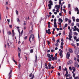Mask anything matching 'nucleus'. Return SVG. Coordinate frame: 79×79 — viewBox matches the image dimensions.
I'll list each match as a JSON object with an SVG mask.
<instances>
[{
    "label": "nucleus",
    "instance_id": "1",
    "mask_svg": "<svg viewBox=\"0 0 79 79\" xmlns=\"http://www.w3.org/2000/svg\"><path fill=\"white\" fill-rule=\"evenodd\" d=\"M47 55L48 57L49 58V59H52V60H57V57L56 56H54V57H52L50 56V54H48Z\"/></svg>",
    "mask_w": 79,
    "mask_h": 79
},
{
    "label": "nucleus",
    "instance_id": "2",
    "mask_svg": "<svg viewBox=\"0 0 79 79\" xmlns=\"http://www.w3.org/2000/svg\"><path fill=\"white\" fill-rule=\"evenodd\" d=\"M31 39H32V40H31ZM29 40L30 43H31V41H34V34H31L29 37Z\"/></svg>",
    "mask_w": 79,
    "mask_h": 79
},
{
    "label": "nucleus",
    "instance_id": "3",
    "mask_svg": "<svg viewBox=\"0 0 79 79\" xmlns=\"http://www.w3.org/2000/svg\"><path fill=\"white\" fill-rule=\"evenodd\" d=\"M49 3H50V4H49L48 5V6L49 7L48 9L50 10V9L52 8V6H51L53 5V2L51 0H49Z\"/></svg>",
    "mask_w": 79,
    "mask_h": 79
},
{
    "label": "nucleus",
    "instance_id": "4",
    "mask_svg": "<svg viewBox=\"0 0 79 79\" xmlns=\"http://www.w3.org/2000/svg\"><path fill=\"white\" fill-rule=\"evenodd\" d=\"M79 49L77 48L75 49V53L76 55H77L78 54H79Z\"/></svg>",
    "mask_w": 79,
    "mask_h": 79
},
{
    "label": "nucleus",
    "instance_id": "5",
    "mask_svg": "<svg viewBox=\"0 0 79 79\" xmlns=\"http://www.w3.org/2000/svg\"><path fill=\"white\" fill-rule=\"evenodd\" d=\"M74 10H75V11H77V15H79V9H78V8L77 7L76 8H75Z\"/></svg>",
    "mask_w": 79,
    "mask_h": 79
},
{
    "label": "nucleus",
    "instance_id": "6",
    "mask_svg": "<svg viewBox=\"0 0 79 79\" xmlns=\"http://www.w3.org/2000/svg\"><path fill=\"white\" fill-rule=\"evenodd\" d=\"M69 56H70V54L69 52H68L66 55V57L67 59H69Z\"/></svg>",
    "mask_w": 79,
    "mask_h": 79
},
{
    "label": "nucleus",
    "instance_id": "7",
    "mask_svg": "<svg viewBox=\"0 0 79 79\" xmlns=\"http://www.w3.org/2000/svg\"><path fill=\"white\" fill-rule=\"evenodd\" d=\"M73 60H69L68 62L67 63V64L69 65V64H72V63H73Z\"/></svg>",
    "mask_w": 79,
    "mask_h": 79
},
{
    "label": "nucleus",
    "instance_id": "8",
    "mask_svg": "<svg viewBox=\"0 0 79 79\" xmlns=\"http://www.w3.org/2000/svg\"><path fill=\"white\" fill-rule=\"evenodd\" d=\"M16 27L19 33V35H20L21 34V32H20V31H19V27Z\"/></svg>",
    "mask_w": 79,
    "mask_h": 79
},
{
    "label": "nucleus",
    "instance_id": "9",
    "mask_svg": "<svg viewBox=\"0 0 79 79\" xmlns=\"http://www.w3.org/2000/svg\"><path fill=\"white\" fill-rule=\"evenodd\" d=\"M78 64L77 63V62H75L74 63V66H75V67H77V66Z\"/></svg>",
    "mask_w": 79,
    "mask_h": 79
},
{
    "label": "nucleus",
    "instance_id": "10",
    "mask_svg": "<svg viewBox=\"0 0 79 79\" xmlns=\"http://www.w3.org/2000/svg\"><path fill=\"white\" fill-rule=\"evenodd\" d=\"M46 34H52V32H51V31L48 32V30H46Z\"/></svg>",
    "mask_w": 79,
    "mask_h": 79
},
{
    "label": "nucleus",
    "instance_id": "11",
    "mask_svg": "<svg viewBox=\"0 0 79 79\" xmlns=\"http://www.w3.org/2000/svg\"><path fill=\"white\" fill-rule=\"evenodd\" d=\"M7 34V35H11V31H8Z\"/></svg>",
    "mask_w": 79,
    "mask_h": 79
},
{
    "label": "nucleus",
    "instance_id": "12",
    "mask_svg": "<svg viewBox=\"0 0 79 79\" xmlns=\"http://www.w3.org/2000/svg\"><path fill=\"white\" fill-rule=\"evenodd\" d=\"M54 26L55 27L57 28V25H56V22H54Z\"/></svg>",
    "mask_w": 79,
    "mask_h": 79
},
{
    "label": "nucleus",
    "instance_id": "13",
    "mask_svg": "<svg viewBox=\"0 0 79 79\" xmlns=\"http://www.w3.org/2000/svg\"><path fill=\"white\" fill-rule=\"evenodd\" d=\"M60 5H59L58 6V5H56L55 6V8H57V7H58V8H60Z\"/></svg>",
    "mask_w": 79,
    "mask_h": 79
},
{
    "label": "nucleus",
    "instance_id": "14",
    "mask_svg": "<svg viewBox=\"0 0 79 79\" xmlns=\"http://www.w3.org/2000/svg\"><path fill=\"white\" fill-rule=\"evenodd\" d=\"M72 19L73 20V22H75V21L76 20H75V17L74 16H73L72 17Z\"/></svg>",
    "mask_w": 79,
    "mask_h": 79
},
{
    "label": "nucleus",
    "instance_id": "15",
    "mask_svg": "<svg viewBox=\"0 0 79 79\" xmlns=\"http://www.w3.org/2000/svg\"><path fill=\"white\" fill-rule=\"evenodd\" d=\"M34 52V50H33V49H31L30 51V53H32Z\"/></svg>",
    "mask_w": 79,
    "mask_h": 79
},
{
    "label": "nucleus",
    "instance_id": "16",
    "mask_svg": "<svg viewBox=\"0 0 79 79\" xmlns=\"http://www.w3.org/2000/svg\"><path fill=\"white\" fill-rule=\"evenodd\" d=\"M69 51L70 53H73V50H72V49H69Z\"/></svg>",
    "mask_w": 79,
    "mask_h": 79
},
{
    "label": "nucleus",
    "instance_id": "17",
    "mask_svg": "<svg viewBox=\"0 0 79 79\" xmlns=\"http://www.w3.org/2000/svg\"><path fill=\"white\" fill-rule=\"evenodd\" d=\"M17 21L18 22V23H20V20H19V18H17Z\"/></svg>",
    "mask_w": 79,
    "mask_h": 79
},
{
    "label": "nucleus",
    "instance_id": "18",
    "mask_svg": "<svg viewBox=\"0 0 79 79\" xmlns=\"http://www.w3.org/2000/svg\"><path fill=\"white\" fill-rule=\"evenodd\" d=\"M8 76H9V79H10L11 77V74H10V75L9 74H8Z\"/></svg>",
    "mask_w": 79,
    "mask_h": 79
},
{
    "label": "nucleus",
    "instance_id": "19",
    "mask_svg": "<svg viewBox=\"0 0 79 79\" xmlns=\"http://www.w3.org/2000/svg\"><path fill=\"white\" fill-rule=\"evenodd\" d=\"M72 73L73 74V77H74V79H75V77H75V76H76V74L74 73Z\"/></svg>",
    "mask_w": 79,
    "mask_h": 79
},
{
    "label": "nucleus",
    "instance_id": "20",
    "mask_svg": "<svg viewBox=\"0 0 79 79\" xmlns=\"http://www.w3.org/2000/svg\"><path fill=\"white\" fill-rule=\"evenodd\" d=\"M73 71L72 72V73H74V72L76 71V68H74L73 69Z\"/></svg>",
    "mask_w": 79,
    "mask_h": 79
},
{
    "label": "nucleus",
    "instance_id": "21",
    "mask_svg": "<svg viewBox=\"0 0 79 79\" xmlns=\"http://www.w3.org/2000/svg\"><path fill=\"white\" fill-rule=\"evenodd\" d=\"M13 61H14V62H15L16 64H17V62H16V60H15L14 59H13Z\"/></svg>",
    "mask_w": 79,
    "mask_h": 79
},
{
    "label": "nucleus",
    "instance_id": "22",
    "mask_svg": "<svg viewBox=\"0 0 79 79\" xmlns=\"http://www.w3.org/2000/svg\"><path fill=\"white\" fill-rule=\"evenodd\" d=\"M72 46H73L74 48H76V46L75 45V44H72Z\"/></svg>",
    "mask_w": 79,
    "mask_h": 79
},
{
    "label": "nucleus",
    "instance_id": "23",
    "mask_svg": "<svg viewBox=\"0 0 79 79\" xmlns=\"http://www.w3.org/2000/svg\"><path fill=\"white\" fill-rule=\"evenodd\" d=\"M59 45V44L57 43H56L55 44V46L56 47H58Z\"/></svg>",
    "mask_w": 79,
    "mask_h": 79
},
{
    "label": "nucleus",
    "instance_id": "24",
    "mask_svg": "<svg viewBox=\"0 0 79 79\" xmlns=\"http://www.w3.org/2000/svg\"><path fill=\"white\" fill-rule=\"evenodd\" d=\"M21 64H19V65L18 66V67H19V69H20V68H21Z\"/></svg>",
    "mask_w": 79,
    "mask_h": 79
},
{
    "label": "nucleus",
    "instance_id": "25",
    "mask_svg": "<svg viewBox=\"0 0 79 79\" xmlns=\"http://www.w3.org/2000/svg\"><path fill=\"white\" fill-rule=\"evenodd\" d=\"M32 75H33L32 73H31L29 75V77H32Z\"/></svg>",
    "mask_w": 79,
    "mask_h": 79
},
{
    "label": "nucleus",
    "instance_id": "26",
    "mask_svg": "<svg viewBox=\"0 0 79 79\" xmlns=\"http://www.w3.org/2000/svg\"><path fill=\"white\" fill-rule=\"evenodd\" d=\"M59 5H61V0H59Z\"/></svg>",
    "mask_w": 79,
    "mask_h": 79
},
{
    "label": "nucleus",
    "instance_id": "27",
    "mask_svg": "<svg viewBox=\"0 0 79 79\" xmlns=\"http://www.w3.org/2000/svg\"><path fill=\"white\" fill-rule=\"evenodd\" d=\"M7 46L8 47V48H10V44H9V43H7Z\"/></svg>",
    "mask_w": 79,
    "mask_h": 79
},
{
    "label": "nucleus",
    "instance_id": "28",
    "mask_svg": "<svg viewBox=\"0 0 79 79\" xmlns=\"http://www.w3.org/2000/svg\"><path fill=\"white\" fill-rule=\"evenodd\" d=\"M73 34L74 35H77L78 34H77V33L76 32H74Z\"/></svg>",
    "mask_w": 79,
    "mask_h": 79
},
{
    "label": "nucleus",
    "instance_id": "29",
    "mask_svg": "<svg viewBox=\"0 0 79 79\" xmlns=\"http://www.w3.org/2000/svg\"><path fill=\"white\" fill-rule=\"evenodd\" d=\"M59 55L60 56L61 58H63V55H62V54H59Z\"/></svg>",
    "mask_w": 79,
    "mask_h": 79
},
{
    "label": "nucleus",
    "instance_id": "30",
    "mask_svg": "<svg viewBox=\"0 0 79 79\" xmlns=\"http://www.w3.org/2000/svg\"><path fill=\"white\" fill-rule=\"evenodd\" d=\"M67 26H68V24L67 23L65 24L64 25V27H66Z\"/></svg>",
    "mask_w": 79,
    "mask_h": 79
},
{
    "label": "nucleus",
    "instance_id": "31",
    "mask_svg": "<svg viewBox=\"0 0 79 79\" xmlns=\"http://www.w3.org/2000/svg\"><path fill=\"white\" fill-rule=\"evenodd\" d=\"M69 37H73V36L71 35V34H69Z\"/></svg>",
    "mask_w": 79,
    "mask_h": 79
},
{
    "label": "nucleus",
    "instance_id": "32",
    "mask_svg": "<svg viewBox=\"0 0 79 79\" xmlns=\"http://www.w3.org/2000/svg\"><path fill=\"white\" fill-rule=\"evenodd\" d=\"M9 26L10 28V29H11V28H12V25H9Z\"/></svg>",
    "mask_w": 79,
    "mask_h": 79
},
{
    "label": "nucleus",
    "instance_id": "33",
    "mask_svg": "<svg viewBox=\"0 0 79 79\" xmlns=\"http://www.w3.org/2000/svg\"><path fill=\"white\" fill-rule=\"evenodd\" d=\"M27 36H26L25 37H24V40H26L27 39Z\"/></svg>",
    "mask_w": 79,
    "mask_h": 79
},
{
    "label": "nucleus",
    "instance_id": "34",
    "mask_svg": "<svg viewBox=\"0 0 79 79\" xmlns=\"http://www.w3.org/2000/svg\"><path fill=\"white\" fill-rule=\"evenodd\" d=\"M76 21L77 22H79V19H77L76 20Z\"/></svg>",
    "mask_w": 79,
    "mask_h": 79
},
{
    "label": "nucleus",
    "instance_id": "35",
    "mask_svg": "<svg viewBox=\"0 0 79 79\" xmlns=\"http://www.w3.org/2000/svg\"><path fill=\"white\" fill-rule=\"evenodd\" d=\"M63 52V51L62 50H61L60 52L59 53V54H60V55H61V54H62V52Z\"/></svg>",
    "mask_w": 79,
    "mask_h": 79
},
{
    "label": "nucleus",
    "instance_id": "36",
    "mask_svg": "<svg viewBox=\"0 0 79 79\" xmlns=\"http://www.w3.org/2000/svg\"><path fill=\"white\" fill-rule=\"evenodd\" d=\"M61 66H59V69H60V70H61Z\"/></svg>",
    "mask_w": 79,
    "mask_h": 79
},
{
    "label": "nucleus",
    "instance_id": "37",
    "mask_svg": "<svg viewBox=\"0 0 79 79\" xmlns=\"http://www.w3.org/2000/svg\"><path fill=\"white\" fill-rule=\"evenodd\" d=\"M15 33H12V36L13 37H15Z\"/></svg>",
    "mask_w": 79,
    "mask_h": 79
},
{
    "label": "nucleus",
    "instance_id": "38",
    "mask_svg": "<svg viewBox=\"0 0 79 79\" xmlns=\"http://www.w3.org/2000/svg\"><path fill=\"white\" fill-rule=\"evenodd\" d=\"M22 36V33H21L19 36V38H20V37H21V36Z\"/></svg>",
    "mask_w": 79,
    "mask_h": 79
},
{
    "label": "nucleus",
    "instance_id": "39",
    "mask_svg": "<svg viewBox=\"0 0 79 79\" xmlns=\"http://www.w3.org/2000/svg\"><path fill=\"white\" fill-rule=\"evenodd\" d=\"M16 15H18V13H19L18 11L17 10H16Z\"/></svg>",
    "mask_w": 79,
    "mask_h": 79
},
{
    "label": "nucleus",
    "instance_id": "40",
    "mask_svg": "<svg viewBox=\"0 0 79 79\" xmlns=\"http://www.w3.org/2000/svg\"><path fill=\"white\" fill-rule=\"evenodd\" d=\"M61 45L62 46H63V45H64V43L63 42H62L61 43Z\"/></svg>",
    "mask_w": 79,
    "mask_h": 79
},
{
    "label": "nucleus",
    "instance_id": "41",
    "mask_svg": "<svg viewBox=\"0 0 79 79\" xmlns=\"http://www.w3.org/2000/svg\"><path fill=\"white\" fill-rule=\"evenodd\" d=\"M64 71L65 70L66 71H68V69H67L66 67H65L64 68Z\"/></svg>",
    "mask_w": 79,
    "mask_h": 79
},
{
    "label": "nucleus",
    "instance_id": "42",
    "mask_svg": "<svg viewBox=\"0 0 79 79\" xmlns=\"http://www.w3.org/2000/svg\"><path fill=\"white\" fill-rule=\"evenodd\" d=\"M34 75H33V76L30 79H34Z\"/></svg>",
    "mask_w": 79,
    "mask_h": 79
},
{
    "label": "nucleus",
    "instance_id": "43",
    "mask_svg": "<svg viewBox=\"0 0 79 79\" xmlns=\"http://www.w3.org/2000/svg\"><path fill=\"white\" fill-rule=\"evenodd\" d=\"M68 18H66L65 19V22H66V21H68Z\"/></svg>",
    "mask_w": 79,
    "mask_h": 79
},
{
    "label": "nucleus",
    "instance_id": "44",
    "mask_svg": "<svg viewBox=\"0 0 79 79\" xmlns=\"http://www.w3.org/2000/svg\"><path fill=\"white\" fill-rule=\"evenodd\" d=\"M60 48L61 49H63V46H60Z\"/></svg>",
    "mask_w": 79,
    "mask_h": 79
},
{
    "label": "nucleus",
    "instance_id": "45",
    "mask_svg": "<svg viewBox=\"0 0 79 79\" xmlns=\"http://www.w3.org/2000/svg\"><path fill=\"white\" fill-rule=\"evenodd\" d=\"M60 42V40L58 39V40L56 41V43H58Z\"/></svg>",
    "mask_w": 79,
    "mask_h": 79
},
{
    "label": "nucleus",
    "instance_id": "46",
    "mask_svg": "<svg viewBox=\"0 0 79 79\" xmlns=\"http://www.w3.org/2000/svg\"><path fill=\"white\" fill-rule=\"evenodd\" d=\"M68 8H70L71 7V4H69L68 5Z\"/></svg>",
    "mask_w": 79,
    "mask_h": 79
},
{
    "label": "nucleus",
    "instance_id": "47",
    "mask_svg": "<svg viewBox=\"0 0 79 79\" xmlns=\"http://www.w3.org/2000/svg\"><path fill=\"white\" fill-rule=\"evenodd\" d=\"M11 73H12V70H11L9 73V75L10 74H11Z\"/></svg>",
    "mask_w": 79,
    "mask_h": 79
},
{
    "label": "nucleus",
    "instance_id": "48",
    "mask_svg": "<svg viewBox=\"0 0 79 79\" xmlns=\"http://www.w3.org/2000/svg\"><path fill=\"white\" fill-rule=\"evenodd\" d=\"M18 56H19V58H20V53H19H19H18Z\"/></svg>",
    "mask_w": 79,
    "mask_h": 79
},
{
    "label": "nucleus",
    "instance_id": "49",
    "mask_svg": "<svg viewBox=\"0 0 79 79\" xmlns=\"http://www.w3.org/2000/svg\"><path fill=\"white\" fill-rule=\"evenodd\" d=\"M52 40L53 41V42H55V38L54 37H53Z\"/></svg>",
    "mask_w": 79,
    "mask_h": 79
},
{
    "label": "nucleus",
    "instance_id": "50",
    "mask_svg": "<svg viewBox=\"0 0 79 79\" xmlns=\"http://www.w3.org/2000/svg\"><path fill=\"white\" fill-rule=\"evenodd\" d=\"M69 23H71V20H69Z\"/></svg>",
    "mask_w": 79,
    "mask_h": 79
},
{
    "label": "nucleus",
    "instance_id": "51",
    "mask_svg": "<svg viewBox=\"0 0 79 79\" xmlns=\"http://www.w3.org/2000/svg\"><path fill=\"white\" fill-rule=\"evenodd\" d=\"M73 38V37H69V40H71V38Z\"/></svg>",
    "mask_w": 79,
    "mask_h": 79
},
{
    "label": "nucleus",
    "instance_id": "52",
    "mask_svg": "<svg viewBox=\"0 0 79 79\" xmlns=\"http://www.w3.org/2000/svg\"><path fill=\"white\" fill-rule=\"evenodd\" d=\"M26 22L24 21V23H23V25H26Z\"/></svg>",
    "mask_w": 79,
    "mask_h": 79
},
{
    "label": "nucleus",
    "instance_id": "53",
    "mask_svg": "<svg viewBox=\"0 0 79 79\" xmlns=\"http://www.w3.org/2000/svg\"><path fill=\"white\" fill-rule=\"evenodd\" d=\"M63 11H64V13H66V10L65 9H63Z\"/></svg>",
    "mask_w": 79,
    "mask_h": 79
},
{
    "label": "nucleus",
    "instance_id": "54",
    "mask_svg": "<svg viewBox=\"0 0 79 79\" xmlns=\"http://www.w3.org/2000/svg\"><path fill=\"white\" fill-rule=\"evenodd\" d=\"M50 56H51V58H53V55L52 54H51L50 55Z\"/></svg>",
    "mask_w": 79,
    "mask_h": 79
},
{
    "label": "nucleus",
    "instance_id": "55",
    "mask_svg": "<svg viewBox=\"0 0 79 79\" xmlns=\"http://www.w3.org/2000/svg\"><path fill=\"white\" fill-rule=\"evenodd\" d=\"M65 77H68V74H65Z\"/></svg>",
    "mask_w": 79,
    "mask_h": 79
},
{
    "label": "nucleus",
    "instance_id": "56",
    "mask_svg": "<svg viewBox=\"0 0 79 79\" xmlns=\"http://www.w3.org/2000/svg\"><path fill=\"white\" fill-rule=\"evenodd\" d=\"M35 60L36 61H37V55H35Z\"/></svg>",
    "mask_w": 79,
    "mask_h": 79
},
{
    "label": "nucleus",
    "instance_id": "57",
    "mask_svg": "<svg viewBox=\"0 0 79 79\" xmlns=\"http://www.w3.org/2000/svg\"><path fill=\"white\" fill-rule=\"evenodd\" d=\"M50 41H48V45H49L50 44Z\"/></svg>",
    "mask_w": 79,
    "mask_h": 79
},
{
    "label": "nucleus",
    "instance_id": "58",
    "mask_svg": "<svg viewBox=\"0 0 79 79\" xmlns=\"http://www.w3.org/2000/svg\"><path fill=\"white\" fill-rule=\"evenodd\" d=\"M54 22H56V19H54Z\"/></svg>",
    "mask_w": 79,
    "mask_h": 79
},
{
    "label": "nucleus",
    "instance_id": "59",
    "mask_svg": "<svg viewBox=\"0 0 79 79\" xmlns=\"http://www.w3.org/2000/svg\"><path fill=\"white\" fill-rule=\"evenodd\" d=\"M69 34H72V31H70Z\"/></svg>",
    "mask_w": 79,
    "mask_h": 79
},
{
    "label": "nucleus",
    "instance_id": "60",
    "mask_svg": "<svg viewBox=\"0 0 79 79\" xmlns=\"http://www.w3.org/2000/svg\"><path fill=\"white\" fill-rule=\"evenodd\" d=\"M55 52V50L53 49L51 50V52Z\"/></svg>",
    "mask_w": 79,
    "mask_h": 79
},
{
    "label": "nucleus",
    "instance_id": "61",
    "mask_svg": "<svg viewBox=\"0 0 79 79\" xmlns=\"http://www.w3.org/2000/svg\"><path fill=\"white\" fill-rule=\"evenodd\" d=\"M74 23H72V26H74Z\"/></svg>",
    "mask_w": 79,
    "mask_h": 79
},
{
    "label": "nucleus",
    "instance_id": "62",
    "mask_svg": "<svg viewBox=\"0 0 79 79\" xmlns=\"http://www.w3.org/2000/svg\"><path fill=\"white\" fill-rule=\"evenodd\" d=\"M69 69L70 70H71V67L70 66L69 68Z\"/></svg>",
    "mask_w": 79,
    "mask_h": 79
},
{
    "label": "nucleus",
    "instance_id": "63",
    "mask_svg": "<svg viewBox=\"0 0 79 79\" xmlns=\"http://www.w3.org/2000/svg\"><path fill=\"white\" fill-rule=\"evenodd\" d=\"M58 49V48H57V47H56L55 48V49L56 50H57V49Z\"/></svg>",
    "mask_w": 79,
    "mask_h": 79
},
{
    "label": "nucleus",
    "instance_id": "64",
    "mask_svg": "<svg viewBox=\"0 0 79 79\" xmlns=\"http://www.w3.org/2000/svg\"><path fill=\"white\" fill-rule=\"evenodd\" d=\"M7 22H8V23H10V20L9 19H7Z\"/></svg>",
    "mask_w": 79,
    "mask_h": 79
}]
</instances>
